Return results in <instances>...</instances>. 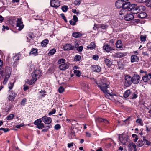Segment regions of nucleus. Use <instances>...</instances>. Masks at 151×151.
<instances>
[{
  "instance_id": "f257e3e1",
  "label": "nucleus",
  "mask_w": 151,
  "mask_h": 151,
  "mask_svg": "<svg viewBox=\"0 0 151 151\" xmlns=\"http://www.w3.org/2000/svg\"><path fill=\"white\" fill-rule=\"evenodd\" d=\"M98 87L103 91L105 94H111L107 90L108 88L109 84L105 80L101 81L100 83H97Z\"/></svg>"
},
{
  "instance_id": "f03ea898",
  "label": "nucleus",
  "mask_w": 151,
  "mask_h": 151,
  "mask_svg": "<svg viewBox=\"0 0 151 151\" xmlns=\"http://www.w3.org/2000/svg\"><path fill=\"white\" fill-rule=\"evenodd\" d=\"M138 6H137L136 4H132L129 7V11L134 14H137L138 13Z\"/></svg>"
},
{
  "instance_id": "7ed1b4c3",
  "label": "nucleus",
  "mask_w": 151,
  "mask_h": 151,
  "mask_svg": "<svg viewBox=\"0 0 151 151\" xmlns=\"http://www.w3.org/2000/svg\"><path fill=\"white\" fill-rule=\"evenodd\" d=\"M125 85L126 87H129L132 83V78L130 76L127 75L125 76Z\"/></svg>"
},
{
  "instance_id": "20e7f679",
  "label": "nucleus",
  "mask_w": 151,
  "mask_h": 151,
  "mask_svg": "<svg viewBox=\"0 0 151 151\" xmlns=\"http://www.w3.org/2000/svg\"><path fill=\"white\" fill-rule=\"evenodd\" d=\"M42 75V72L40 70H35L32 73V78H36L37 80Z\"/></svg>"
},
{
  "instance_id": "39448f33",
  "label": "nucleus",
  "mask_w": 151,
  "mask_h": 151,
  "mask_svg": "<svg viewBox=\"0 0 151 151\" xmlns=\"http://www.w3.org/2000/svg\"><path fill=\"white\" fill-rule=\"evenodd\" d=\"M140 77L139 75L134 74L132 78V83L134 84H138L140 81Z\"/></svg>"
},
{
  "instance_id": "423d86ee",
  "label": "nucleus",
  "mask_w": 151,
  "mask_h": 151,
  "mask_svg": "<svg viewBox=\"0 0 151 151\" xmlns=\"http://www.w3.org/2000/svg\"><path fill=\"white\" fill-rule=\"evenodd\" d=\"M17 27H18V30H21L24 27L23 22L22 21L21 18H18L17 21Z\"/></svg>"
},
{
  "instance_id": "0eeeda50",
  "label": "nucleus",
  "mask_w": 151,
  "mask_h": 151,
  "mask_svg": "<svg viewBox=\"0 0 151 151\" xmlns=\"http://www.w3.org/2000/svg\"><path fill=\"white\" fill-rule=\"evenodd\" d=\"M50 4L52 7L57 8L60 6V3L58 0H51L50 2Z\"/></svg>"
},
{
  "instance_id": "6e6552de",
  "label": "nucleus",
  "mask_w": 151,
  "mask_h": 151,
  "mask_svg": "<svg viewBox=\"0 0 151 151\" xmlns=\"http://www.w3.org/2000/svg\"><path fill=\"white\" fill-rule=\"evenodd\" d=\"M74 48V46L71 44H66L63 46V49L64 50L68 51L73 50Z\"/></svg>"
},
{
  "instance_id": "1a4fd4ad",
  "label": "nucleus",
  "mask_w": 151,
  "mask_h": 151,
  "mask_svg": "<svg viewBox=\"0 0 151 151\" xmlns=\"http://www.w3.org/2000/svg\"><path fill=\"white\" fill-rule=\"evenodd\" d=\"M69 63H66L60 65L59 68L61 70H65L69 68Z\"/></svg>"
},
{
  "instance_id": "9d476101",
  "label": "nucleus",
  "mask_w": 151,
  "mask_h": 151,
  "mask_svg": "<svg viewBox=\"0 0 151 151\" xmlns=\"http://www.w3.org/2000/svg\"><path fill=\"white\" fill-rule=\"evenodd\" d=\"M42 119L43 122L45 124H49L52 122L51 119L50 117H47L46 116H44L42 117Z\"/></svg>"
},
{
  "instance_id": "9b49d317",
  "label": "nucleus",
  "mask_w": 151,
  "mask_h": 151,
  "mask_svg": "<svg viewBox=\"0 0 151 151\" xmlns=\"http://www.w3.org/2000/svg\"><path fill=\"white\" fill-rule=\"evenodd\" d=\"M103 48L107 52H109L113 49L111 47H110L108 44L106 43L104 44Z\"/></svg>"
},
{
  "instance_id": "f8f14e48",
  "label": "nucleus",
  "mask_w": 151,
  "mask_h": 151,
  "mask_svg": "<svg viewBox=\"0 0 151 151\" xmlns=\"http://www.w3.org/2000/svg\"><path fill=\"white\" fill-rule=\"evenodd\" d=\"M151 79V73L145 75L142 77V80L144 82H146L150 81Z\"/></svg>"
},
{
  "instance_id": "ddd939ff",
  "label": "nucleus",
  "mask_w": 151,
  "mask_h": 151,
  "mask_svg": "<svg viewBox=\"0 0 151 151\" xmlns=\"http://www.w3.org/2000/svg\"><path fill=\"white\" fill-rule=\"evenodd\" d=\"M123 5L122 8L126 9V10H128V11H129V7L131 5V4L130 2H126L124 3L123 2Z\"/></svg>"
},
{
  "instance_id": "4468645a",
  "label": "nucleus",
  "mask_w": 151,
  "mask_h": 151,
  "mask_svg": "<svg viewBox=\"0 0 151 151\" xmlns=\"http://www.w3.org/2000/svg\"><path fill=\"white\" fill-rule=\"evenodd\" d=\"M139 61V59L138 56L136 55H132L131 57V63L134 62H138Z\"/></svg>"
},
{
  "instance_id": "2eb2a0df",
  "label": "nucleus",
  "mask_w": 151,
  "mask_h": 151,
  "mask_svg": "<svg viewBox=\"0 0 151 151\" xmlns=\"http://www.w3.org/2000/svg\"><path fill=\"white\" fill-rule=\"evenodd\" d=\"M119 139L121 142L123 144H125L127 141V139L125 138L123 134H121V136H119Z\"/></svg>"
},
{
  "instance_id": "dca6fc26",
  "label": "nucleus",
  "mask_w": 151,
  "mask_h": 151,
  "mask_svg": "<svg viewBox=\"0 0 151 151\" xmlns=\"http://www.w3.org/2000/svg\"><path fill=\"white\" fill-rule=\"evenodd\" d=\"M4 73H5V76H10L11 74L10 68L8 67H6Z\"/></svg>"
},
{
  "instance_id": "f3484780",
  "label": "nucleus",
  "mask_w": 151,
  "mask_h": 151,
  "mask_svg": "<svg viewBox=\"0 0 151 151\" xmlns=\"http://www.w3.org/2000/svg\"><path fill=\"white\" fill-rule=\"evenodd\" d=\"M127 54V53L126 52H117L115 54L114 56L116 57L120 58L125 56Z\"/></svg>"
},
{
  "instance_id": "a211bd4d",
  "label": "nucleus",
  "mask_w": 151,
  "mask_h": 151,
  "mask_svg": "<svg viewBox=\"0 0 151 151\" xmlns=\"http://www.w3.org/2000/svg\"><path fill=\"white\" fill-rule=\"evenodd\" d=\"M123 2L121 0H119L117 1L115 4V6L117 8H120L121 7H122Z\"/></svg>"
},
{
  "instance_id": "6ab92c4d",
  "label": "nucleus",
  "mask_w": 151,
  "mask_h": 151,
  "mask_svg": "<svg viewBox=\"0 0 151 151\" xmlns=\"http://www.w3.org/2000/svg\"><path fill=\"white\" fill-rule=\"evenodd\" d=\"M134 18V16L130 14H127L124 18L127 21H129L132 19Z\"/></svg>"
},
{
  "instance_id": "aec40b11",
  "label": "nucleus",
  "mask_w": 151,
  "mask_h": 151,
  "mask_svg": "<svg viewBox=\"0 0 151 151\" xmlns=\"http://www.w3.org/2000/svg\"><path fill=\"white\" fill-rule=\"evenodd\" d=\"M101 68L99 66L94 65L93 66V70L94 71L99 72L101 71Z\"/></svg>"
},
{
  "instance_id": "412c9836",
  "label": "nucleus",
  "mask_w": 151,
  "mask_h": 151,
  "mask_svg": "<svg viewBox=\"0 0 151 151\" xmlns=\"http://www.w3.org/2000/svg\"><path fill=\"white\" fill-rule=\"evenodd\" d=\"M104 61L105 64L109 67H111L112 64L111 61L107 58H105Z\"/></svg>"
},
{
  "instance_id": "4be33fe9",
  "label": "nucleus",
  "mask_w": 151,
  "mask_h": 151,
  "mask_svg": "<svg viewBox=\"0 0 151 151\" xmlns=\"http://www.w3.org/2000/svg\"><path fill=\"white\" fill-rule=\"evenodd\" d=\"M142 139L141 140H139L138 142L137 145L138 146H142L145 143V142L144 141L145 138L143 137Z\"/></svg>"
},
{
  "instance_id": "5701e85b",
  "label": "nucleus",
  "mask_w": 151,
  "mask_h": 151,
  "mask_svg": "<svg viewBox=\"0 0 151 151\" xmlns=\"http://www.w3.org/2000/svg\"><path fill=\"white\" fill-rule=\"evenodd\" d=\"M116 47L118 48H121L122 47V44L121 40H118L116 44Z\"/></svg>"
},
{
  "instance_id": "b1692460",
  "label": "nucleus",
  "mask_w": 151,
  "mask_h": 151,
  "mask_svg": "<svg viewBox=\"0 0 151 151\" xmlns=\"http://www.w3.org/2000/svg\"><path fill=\"white\" fill-rule=\"evenodd\" d=\"M147 14L145 12H144L140 13L137 15L138 17L141 19L144 18H145Z\"/></svg>"
},
{
  "instance_id": "393cba45",
  "label": "nucleus",
  "mask_w": 151,
  "mask_h": 151,
  "mask_svg": "<svg viewBox=\"0 0 151 151\" xmlns=\"http://www.w3.org/2000/svg\"><path fill=\"white\" fill-rule=\"evenodd\" d=\"M49 40L47 39H45L43 40L41 43V45L43 47H45L48 44Z\"/></svg>"
},
{
  "instance_id": "a878e982",
  "label": "nucleus",
  "mask_w": 151,
  "mask_h": 151,
  "mask_svg": "<svg viewBox=\"0 0 151 151\" xmlns=\"http://www.w3.org/2000/svg\"><path fill=\"white\" fill-rule=\"evenodd\" d=\"M82 35V34L79 32H75L73 33L72 34L73 36L76 38L79 37Z\"/></svg>"
},
{
  "instance_id": "bb28decb",
  "label": "nucleus",
  "mask_w": 151,
  "mask_h": 151,
  "mask_svg": "<svg viewBox=\"0 0 151 151\" xmlns=\"http://www.w3.org/2000/svg\"><path fill=\"white\" fill-rule=\"evenodd\" d=\"M137 9H138L139 13V12H142L145 10L146 9V7L144 6L141 5L138 6Z\"/></svg>"
},
{
  "instance_id": "cd10ccee",
  "label": "nucleus",
  "mask_w": 151,
  "mask_h": 151,
  "mask_svg": "<svg viewBox=\"0 0 151 151\" xmlns=\"http://www.w3.org/2000/svg\"><path fill=\"white\" fill-rule=\"evenodd\" d=\"M37 49L32 48V50L29 53L30 55L33 54L34 55H37Z\"/></svg>"
},
{
  "instance_id": "c85d7f7f",
  "label": "nucleus",
  "mask_w": 151,
  "mask_h": 151,
  "mask_svg": "<svg viewBox=\"0 0 151 151\" xmlns=\"http://www.w3.org/2000/svg\"><path fill=\"white\" fill-rule=\"evenodd\" d=\"M96 47V45L93 42H91L90 45H89L87 46V48L88 49H94Z\"/></svg>"
},
{
  "instance_id": "c756f323",
  "label": "nucleus",
  "mask_w": 151,
  "mask_h": 151,
  "mask_svg": "<svg viewBox=\"0 0 151 151\" xmlns=\"http://www.w3.org/2000/svg\"><path fill=\"white\" fill-rule=\"evenodd\" d=\"M34 35L33 33H29L27 36V38L28 40H29L28 42H29L30 40V39H32V38L33 37V36Z\"/></svg>"
},
{
  "instance_id": "7c9ffc66",
  "label": "nucleus",
  "mask_w": 151,
  "mask_h": 151,
  "mask_svg": "<svg viewBox=\"0 0 151 151\" xmlns=\"http://www.w3.org/2000/svg\"><path fill=\"white\" fill-rule=\"evenodd\" d=\"M81 59V56L79 55H76L74 57V61L76 62L80 61Z\"/></svg>"
},
{
  "instance_id": "2f4dec72",
  "label": "nucleus",
  "mask_w": 151,
  "mask_h": 151,
  "mask_svg": "<svg viewBox=\"0 0 151 151\" xmlns=\"http://www.w3.org/2000/svg\"><path fill=\"white\" fill-rule=\"evenodd\" d=\"M42 119L40 118L35 120L34 123V124L36 125L37 126V125H39L40 123H41Z\"/></svg>"
},
{
  "instance_id": "473e14b6",
  "label": "nucleus",
  "mask_w": 151,
  "mask_h": 151,
  "mask_svg": "<svg viewBox=\"0 0 151 151\" xmlns=\"http://www.w3.org/2000/svg\"><path fill=\"white\" fill-rule=\"evenodd\" d=\"M99 27L102 29H106L108 27V26L107 25H105L104 24H100Z\"/></svg>"
},
{
  "instance_id": "72a5a7b5",
  "label": "nucleus",
  "mask_w": 151,
  "mask_h": 151,
  "mask_svg": "<svg viewBox=\"0 0 151 151\" xmlns=\"http://www.w3.org/2000/svg\"><path fill=\"white\" fill-rule=\"evenodd\" d=\"M56 52V50L55 49H52L50 50V51H49V52L48 55H53Z\"/></svg>"
},
{
  "instance_id": "f704fd0d",
  "label": "nucleus",
  "mask_w": 151,
  "mask_h": 151,
  "mask_svg": "<svg viewBox=\"0 0 151 151\" xmlns=\"http://www.w3.org/2000/svg\"><path fill=\"white\" fill-rule=\"evenodd\" d=\"M10 77V76H5V78L3 81V83L4 84H5L8 81V80Z\"/></svg>"
},
{
  "instance_id": "c9c22d12",
  "label": "nucleus",
  "mask_w": 151,
  "mask_h": 151,
  "mask_svg": "<svg viewBox=\"0 0 151 151\" xmlns=\"http://www.w3.org/2000/svg\"><path fill=\"white\" fill-rule=\"evenodd\" d=\"M74 73L78 77H80L81 74L80 71L79 70H74Z\"/></svg>"
},
{
  "instance_id": "e433bc0d",
  "label": "nucleus",
  "mask_w": 151,
  "mask_h": 151,
  "mask_svg": "<svg viewBox=\"0 0 151 151\" xmlns=\"http://www.w3.org/2000/svg\"><path fill=\"white\" fill-rule=\"evenodd\" d=\"M109 97V99L114 101L116 99L117 97H118V95H117L116 97H115L114 96H110Z\"/></svg>"
},
{
  "instance_id": "4c0bfd02",
  "label": "nucleus",
  "mask_w": 151,
  "mask_h": 151,
  "mask_svg": "<svg viewBox=\"0 0 151 151\" xmlns=\"http://www.w3.org/2000/svg\"><path fill=\"white\" fill-rule=\"evenodd\" d=\"M68 9V7L65 5H64L62 7V10L63 12H66Z\"/></svg>"
},
{
  "instance_id": "58836bf2",
  "label": "nucleus",
  "mask_w": 151,
  "mask_h": 151,
  "mask_svg": "<svg viewBox=\"0 0 151 151\" xmlns=\"http://www.w3.org/2000/svg\"><path fill=\"white\" fill-rule=\"evenodd\" d=\"M95 120L97 122H103L104 119L101 118H98L95 119Z\"/></svg>"
},
{
  "instance_id": "ea45409f",
  "label": "nucleus",
  "mask_w": 151,
  "mask_h": 151,
  "mask_svg": "<svg viewBox=\"0 0 151 151\" xmlns=\"http://www.w3.org/2000/svg\"><path fill=\"white\" fill-rule=\"evenodd\" d=\"M37 127L38 128L41 129L44 127V124L42 123H40L39 125H37Z\"/></svg>"
},
{
  "instance_id": "a19ab883",
  "label": "nucleus",
  "mask_w": 151,
  "mask_h": 151,
  "mask_svg": "<svg viewBox=\"0 0 151 151\" xmlns=\"http://www.w3.org/2000/svg\"><path fill=\"white\" fill-rule=\"evenodd\" d=\"M146 35H141L140 37L141 41L142 42L145 41L146 40Z\"/></svg>"
},
{
  "instance_id": "79ce46f5",
  "label": "nucleus",
  "mask_w": 151,
  "mask_h": 151,
  "mask_svg": "<svg viewBox=\"0 0 151 151\" xmlns=\"http://www.w3.org/2000/svg\"><path fill=\"white\" fill-rule=\"evenodd\" d=\"M36 78H32V79H31L29 82V84L30 85H32L35 81L37 80Z\"/></svg>"
},
{
  "instance_id": "37998d69",
  "label": "nucleus",
  "mask_w": 151,
  "mask_h": 151,
  "mask_svg": "<svg viewBox=\"0 0 151 151\" xmlns=\"http://www.w3.org/2000/svg\"><path fill=\"white\" fill-rule=\"evenodd\" d=\"M65 60L64 59L62 58V59H59L58 61V63L59 64H60L61 63H65Z\"/></svg>"
},
{
  "instance_id": "c03bdc74",
  "label": "nucleus",
  "mask_w": 151,
  "mask_h": 151,
  "mask_svg": "<svg viewBox=\"0 0 151 151\" xmlns=\"http://www.w3.org/2000/svg\"><path fill=\"white\" fill-rule=\"evenodd\" d=\"M15 98L14 95L13 96L12 95H9L8 97V100L11 101H13Z\"/></svg>"
},
{
  "instance_id": "a18cd8bd",
  "label": "nucleus",
  "mask_w": 151,
  "mask_h": 151,
  "mask_svg": "<svg viewBox=\"0 0 151 151\" xmlns=\"http://www.w3.org/2000/svg\"><path fill=\"white\" fill-rule=\"evenodd\" d=\"M14 116V115L13 114H10L7 117V120H11L13 119Z\"/></svg>"
},
{
  "instance_id": "49530a36",
  "label": "nucleus",
  "mask_w": 151,
  "mask_h": 151,
  "mask_svg": "<svg viewBox=\"0 0 151 151\" xmlns=\"http://www.w3.org/2000/svg\"><path fill=\"white\" fill-rule=\"evenodd\" d=\"M74 4L75 5H79L81 4V1L80 0H76L74 1Z\"/></svg>"
},
{
  "instance_id": "de8ad7c7",
  "label": "nucleus",
  "mask_w": 151,
  "mask_h": 151,
  "mask_svg": "<svg viewBox=\"0 0 151 151\" xmlns=\"http://www.w3.org/2000/svg\"><path fill=\"white\" fill-rule=\"evenodd\" d=\"M129 145L130 147H132L134 148H135L136 147V145L133 142H131L129 143Z\"/></svg>"
},
{
  "instance_id": "09e8293b",
  "label": "nucleus",
  "mask_w": 151,
  "mask_h": 151,
  "mask_svg": "<svg viewBox=\"0 0 151 151\" xmlns=\"http://www.w3.org/2000/svg\"><path fill=\"white\" fill-rule=\"evenodd\" d=\"M13 60L15 61V62L19 59V57L18 56L16 55L14 56L13 58Z\"/></svg>"
},
{
  "instance_id": "8fccbe9b",
  "label": "nucleus",
  "mask_w": 151,
  "mask_h": 151,
  "mask_svg": "<svg viewBox=\"0 0 151 151\" xmlns=\"http://www.w3.org/2000/svg\"><path fill=\"white\" fill-rule=\"evenodd\" d=\"M60 15L62 17V19L64 20L65 22L66 23L67 22V21L66 19V17L64 14L63 13H62L60 14Z\"/></svg>"
},
{
  "instance_id": "3c124183",
  "label": "nucleus",
  "mask_w": 151,
  "mask_h": 151,
  "mask_svg": "<svg viewBox=\"0 0 151 151\" xmlns=\"http://www.w3.org/2000/svg\"><path fill=\"white\" fill-rule=\"evenodd\" d=\"M146 5L147 6L151 7V0L147 1L146 2Z\"/></svg>"
},
{
  "instance_id": "603ef678",
  "label": "nucleus",
  "mask_w": 151,
  "mask_h": 151,
  "mask_svg": "<svg viewBox=\"0 0 151 151\" xmlns=\"http://www.w3.org/2000/svg\"><path fill=\"white\" fill-rule=\"evenodd\" d=\"M26 101V99L25 98H24L21 101V104L22 105L24 106L25 104V103Z\"/></svg>"
},
{
  "instance_id": "864d4df0",
  "label": "nucleus",
  "mask_w": 151,
  "mask_h": 151,
  "mask_svg": "<svg viewBox=\"0 0 151 151\" xmlns=\"http://www.w3.org/2000/svg\"><path fill=\"white\" fill-rule=\"evenodd\" d=\"M61 128V126L59 124H57L55 125L54 127L55 129L56 130H58L59 129H60Z\"/></svg>"
},
{
  "instance_id": "5fc2aeb1",
  "label": "nucleus",
  "mask_w": 151,
  "mask_h": 151,
  "mask_svg": "<svg viewBox=\"0 0 151 151\" xmlns=\"http://www.w3.org/2000/svg\"><path fill=\"white\" fill-rule=\"evenodd\" d=\"M129 96V95H122L121 96H119V95H118V97L119 99H120V97H122L124 99H125V98L128 97Z\"/></svg>"
},
{
  "instance_id": "6e6d98bb",
  "label": "nucleus",
  "mask_w": 151,
  "mask_h": 151,
  "mask_svg": "<svg viewBox=\"0 0 151 151\" xmlns=\"http://www.w3.org/2000/svg\"><path fill=\"white\" fill-rule=\"evenodd\" d=\"M64 91V88L62 87H60L58 89V91L60 93H62Z\"/></svg>"
},
{
  "instance_id": "4d7b16f0",
  "label": "nucleus",
  "mask_w": 151,
  "mask_h": 151,
  "mask_svg": "<svg viewBox=\"0 0 151 151\" xmlns=\"http://www.w3.org/2000/svg\"><path fill=\"white\" fill-rule=\"evenodd\" d=\"M121 11V12H122L124 15L126 14L127 13V12L128 11V10L123 8H122V9Z\"/></svg>"
},
{
  "instance_id": "13d9d810",
  "label": "nucleus",
  "mask_w": 151,
  "mask_h": 151,
  "mask_svg": "<svg viewBox=\"0 0 151 151\" xmlns=\"http://www.w3.org/2000/svg\"><path fill=\"white\" fill-rule=\"evenodd\" d=\"M83 47L82 46H81L79 47H78V48L77 49V50L78 52H81L82 51V50H83Z\"/></svg>"
},
{
  "instance_id": "bf43d9fd",
  "label": "nucleus",
  "mask_w": 151,
  "mask_h": 151,
  "mask_svg": "<svg viewBox=\"0 0 151 151\" xmlns=\"http://www.w3.org/2000/svg\"><path fill=\"white\" fill-rule=\"evenodd\" d=\"M99 58V56L97 55H95L93 56V59L95 60H98Z\"/></svg>"
},
{
  "instance_id": "052dcab7",
  "label": "nucleus",
  "mask_w": 151,
  "mask_h": 151,
  "mask_svg": "<svg viewBox=\"0 0 151 151\" xmlns=\"http://www.w3.org/2000/svg\"><path fill=\"white\" fill-rule=\"evenodd\" d=\"M73 19L74 22H76L78 21V18L76 15H74L73 16Z\"/></svg>"
},
{
  "instance_id": "680f3d73",
  "label": "nucleus",
  "mask_w": 151,
  "mask_h": 151,
  "mask_svg": "<svg viewBox=\"0 0 151 151\" xmlns=\"http://www.w3.org/2000/svg\"><path fill=\"white\" fill-rule=\"evenodd\" d=\"M56 112V110L55 109H52V111H51L50 112L49 114H48L50 115H52L53 114H54Z\"/></svg>"
},
{
  "instance_id": "e2e57ef3",
  "label": "nucleus",
  "mask_w": 151,
  "mask_h": 151,
  "mask_svg": "<svg viewBox=\"0 0 151 151\" xmlns=\"http://www.w3.org/2000/svg\"><path fill=\"white\" fill-rule=\"evenodd\" d=\"M136 122L139 123L140 125L142 124V119H138L136 121Z\"/></svg>"
},
{
  "instance_id": "0e129e2a",
  "label": "nucleus",
  "mask_w": 151,
  "mask_h": 151,
  "mask_svg": "<svg viewBox=\"0 0 151 151\" xmlns=\"http://www.w3.org/2000/svg\"><path fill=\"white\" fill-rule=\"evenodd\" d=\"M144 141L145 142L146 145H150V142L145 138L144 139Z\"/></svg>"
},
{
  "instance_id": "69168bd1",
  "label": "nucleus",
  "mask_w": 151,
  "mask_h": 151,
  "mask_svg": "<svg viewBox=\"0 0 151 151\" xmlns=\"http://www.w3.org/2000/svg\"><path fill=\"white\" fill-rule=\"evenodd\" d=\"M39 93H40L42 94H46V92L45 90L40 91Z\"/></svg>"
},
{
  "instance_id": "338daca9",
  "label": "nucleus",
  "mask_w": 151,
  "mask_h": 151,
  "mask_svg": "<svg viewBox=\"0 0 151 151\" xmlns=\"http://www.w3.org/2000/svg\"><path fill=\"white\" fill-rule=\"evenodd\" d=\"M69 23L71 25L73 26L75 25L76 23V22H75L73 21L72 20H70L69 21Z\"/></svg>"
},
{
  "instance_id": "774afa93",
  "label": "nucleus",
  "mask_w": 151,
  "mask_h": 151,
  "mask_svg": "<svg viewBox=\"0 0 151 151\" xmlns=\"http://www.w3.org/2000/svg\"><path fill=\"white\" fill-rule=\"evenodd\" d=\"M131 92L130 90H128L126 91L124 93V94H130Z\"/></svg>"
}]
</instances>
